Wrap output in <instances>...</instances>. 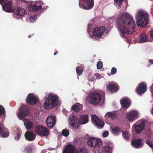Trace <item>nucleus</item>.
Listing matches in <instances>:
<instances>
[{
    "label": "nucleus",
    "instance_id": "nucleus-1",
    "mask_svg": "<svg viewBox=\"0 0 153 153\" xmlns=\"http://www.w3.org/2000/svg\"><path fill=\"white\" fill-rule=\"evenodd\" d=\"M116 24L121 33V37L125 36L124 33L131 34L133 32L135 27L133 18L125 12L122 13L117 20Z\"/></svg>",
    "mask_w": 153,
    "mask_h": 153
},
{
    "label": "nucleus",
    "instance_id": "nucleus-2",
    "mask_svg": "<svg viewBox=\"0 0 153 153\" xmlns=\"http://www.w3.org/2000/svg\"><path fill=\"white\" fill-rule=\"evenodd\" d=\"M44 104L45 109H48L58 106L60 103L57 96L54 94L50 93L45 98Z\"/></svg>",
    "mask_w": 153,
    "mask_h": 153
},
{
    "label": "nucleus",
    "instance_id": "nucleus-3",
    "mask_svg": "<svg viewBox=\"0 0 153 153\" xmlns=\"http://www.w3.org/2000/svg\"><path fill=\"white\" fill-rule=\"evenodd\" d=\"M137 24L138 26L144 27L148 23L149 15L146 11H138L135 15Z\"/></svg>",
    "mask_w": 153,
    "mask_h": 153
},
{
    "label": "nucleus",
    "instance_id": "nucleus-4",
    "mask_svg": "<svg viewBox=\"0 0 153 153\" xmlns=\"http://www.w3.org/2000/svg\"><path fill=\"white\" fill-rule=\"evenodd\" d=\"M88 116L87 114L81 115L79 120H78L76 116L72 115L70 117V120L71 122L72 126L75 127L79 123L83 124L87 123L88 122Z\"/></svg>",
    "mask_w": 153,
    "mask_h": 153
},
{
    "label": "nucleus",
    "instance_id": "nucleus-5",
    "mask_svg": "<svg viewBox=\"0 0 153 153\" xmlns=\"http://www.w3.org/2000/svg\"><path fill=\"white\" fill-rule=\"evenodd\" d=\"M63 153H87V150L85 147L77 150L73 145L68 144L66 146Z\"/></svg>",
    "mask_w": 153,
    "mask_h": 153
},
{
    "label": "nucleus",
    "instance_id": "nucleus-6",
    "mask_svg": "<svg viewBox=\"0 0 153 153\" xmlns=\"http://www.w3.org/2000/svg\"><path fill=\"white\" fill-rule=\"evenodd\" d=\"M35 131L37 134L41 136L47 137L49 133L48 128L43 126H37L35 128Z\"/></svg>",
    "mask_w": 153,
    "mask_h": 153
},
{
    "label": "nucleus",
    "instance_id": "nucleus-7",
    "mask_svg": "<svg viewBox=\"0 0 153 153\" xmlns=\"http://www.w3.org/2000/svg\"><path fill=\"white\" fill-rule=\"evenodd\" d=\"M87 144L91 147H99L102 145V142L100 139H96L94 137H91L88 139Z\"/></svg>",
    "mask_w": 153,
    "mask_h": 153
},
{
    "label": "nucleus",
    "instance_id": "nucleus-8",
    "mask_svg": "<svg viewBox=\"0 0 153 153\" xmlns=\"http://www.w3.org/2000/svg\"><path fill=\"white\" fill-rule=\"evenodd\" d=\"M7 1V0H0V4L2 5L3 10L7 12H14V9L12 6V2L10 1L5 3L4 5L3 4Z\"/></svg>",
    "mask_w": 153,
    "mask_h": 153
},
{
    "label": "nucleus",
    "instance_id": "nucleus-9",
    "mask_svg": "<svg viewBox=\"0 0 153 153\" xmlns=\"http://www.w3.org/2000/svg\"><path fill=\"white\" fill-rule=\"evenodd\" d=\"M107 89L112 93L117 92L119 90L118 84L114 82H109L106 85Z\"/></svg>",
    "mask_w": 153,
    "mask_h": 153
},
{
    "label": "nucleus",
    "instance_id": "nucleus-10",
    "mask_svg": "<svg viewBox=\"0 0 153 153\" xmlns=\"http://www.w3.org/2000/svg\"><path fill=\"white\" fill-rule=\"evenodd\" d=\"M102 100L100 94L93 93L91 95L89 100L90 103L94 105H97Z\"/></svg>",
    "mask_w": 153,
    "mask_h": 153
},
{
    "label": "nucleus",
    "instance_id": "nucleus-11",
    "mask_svg": "<svg viewBox=\"0 0 153 153\" xmlns=\"http://www.w3.org/2000/svg\"><path fill=\"white\" fill-rule=\"evenodd\" d=\"M39 99L33 94L30 93L27 96L26 99V102L29 105H34L36 104Z\"/></svg>",
    "mask_w": 153,
    "mask_h": 153
},
{
    "label": "nucleus",
    "instance_id": "nucleus-12",
    "mask_svg": "<svg viewBox=\"0 0 153 153\" xmlns=\"http://www.w3.org/2000/svg\"><path fill=\"white\" fill-rule=\"evenodd\" d=\"M105 29L102 27H96L93 29V35L95 37L99 38L103 35Z\"/></svg>",
    "mask_w": 153,
    "mask_h": 153
},
{
    "label": "nucleus",
    "instance_id": "nucleus-13",
    "mask_svg": "<svg viewBox=\"0 0 153 153\" xmlns=\"http://www.w3.org/2000/svg\"><path fill=\"white\" fill-rule=\"evenodd\" d=\"M91 120L92 122L95 124L98 128H102L103 127L104 123L96 115L91 116Z\"/></svg>",
    "mask_w": 153,
    "mask_h": 153
},
{
    "label": "nucleus",
    "instance_id": "nucleus-14",
    "mask_svg": "<svg viewBox=\"0 0 153 153\" xmlns=\"http://www.w3.org/2000/svg\"><path fill=\"white\" fill-rule=\"evenodd\" d=\"M29 113V111L27 108L25 106H22L19 109L18 117L20 119L22 120L24 117L27 116Z\"/></svg>",
    "mask_w": 153,
    "mask_h": 153
},
{
    "label": "nucleus",
    "instance_id": "nucleus-15",
    "mask_svg": "<svg viewBox=\"0 0 153 153\" xmlns=\"http://www.w3.org/2000/svg\"><path fill=\"white\" fill-rule=\"evenodd\" d=\"M137 124H134L133 126H135V132L136 134H139L143 130L145 127V123L144 121H139L137 122Z\"/></svg>",
    "mask_w": 153,
    "mask_h": 153
},
{
    "label": "nucleus",
    "instance_id": "nucleus-16",
    "mask_svg": "<svg viewBox=\"0 0 153 153\" xmlns=\"http://www.w3.org/2000/svg\"><path fill=\"white\" fill-rule=\"evenodd\" d=\"M56 120L55 117L51 115L48 116L46 120L47 126L51 128H53L56 123Z\"/></svg>",
    "mask_w": 153,
    "mask_h": 153
},
{
    "label": "nucleus",
    "instance_id": "nucleus-17",
    "mask_svg": "<svg viewBox=\"0 0 153 153\" xmlns=\"http://www.w3.org/2000/svg\"><path fill=\"white\" fill-rule=\"evenodd\" d=\"M144 141L141 139H137L133 140L131 142L132 146L135 148H142L143 145Z\"/></svg>",
    "mask_w": 153,
    "mask_h": 153
},
{
    "label": "nucleus",
    "instance_id": "nucleus-18",
    "mask_svg": "<svg viewBox=\"0 0 153 153\" xmlns=\"http://www.w3.org/2000/svg\"><path fill=\"white\" fill-rule=\"evenodd\" d=\"M25 13L24 9L21 7H19L16 10V13L13 14V16L15 18L20 19L24 16Z\"/></svg>",
    "mask_w": 153,
    "mask_h": 153
},
{
    "label": "nucleus",
    "instance_id": "nucleus-19",
    "mask_svg": "<svg viewBox=\"0 0 153 153\" xmlns=\"http://www.w3.org/2000/svg\"><path fill=\"white\" fill-rule=\"evenodd\" d=\"M125 39V41L128 43H135L136 42L142 43L143 42H146L148 41H152L153 39H139L138 40L137 39Z\"/></svg>",
    "mask_w": 153,
    "mask_h": 153
},
{
    "label": "nucleus",
    "instance_id": "nucleus-20",
    "mask_svg": "<svg viewBox=\"0 0 153 153\" xmlns=\"http://www.w3.org/2000/svg\"><path fill=\"white\" fill-rule=\"evenodd\" d=\"M147 86L143 82L140 83L136 89L137 93L141 94L144 93L147 90Z\"/></svg>",
    "mask_w": 153,
    "mask_h": 153
},
{
    "label": "nucleus",
    "instance_id": "nucleus-21",
    "mask_svg": "<svg viewBox=\"0 0 153 153\" xmlns=\"http://www.w3.org/2000/svg\"><path fill=\"white\" fill-rule=\"evenodd\" d=\"M138 114L137 111H132L127 114V117L129 121H133L137 118Z\"/></svg>",
    "mask_w": 153,
    "mask_h": 153
},
{
    "label": "nucleus",
    "instance_id": "nucleus-22",
    "mask_svg": "<svg viewBox=\"0 0 153 153\" xmlns=\"http://www.w3.org/2000/svg\"><path fill=\"white\" fill-rule=\"evenodd\" d=\"M25 136L26 140L30 141L34 140L36 137V136L33 132L29 131H27L25 132Z\"/></svg>",
    "mask_w": 153,
    "mask_h": 153
},
{
    "label": "nucleus",
    "instance_id": "nucleus-23",
    "mask_svg": "<svg viewBox=\"0 0 153 153\" xmlns=\"http://www.w3.org/2000/svg\"><path fill=\"white\" fill-rule=\"evenodd\" d=\"M120 102L123 107L124 108H127L131 104L130 99L127 97L123 98L120 100Z\"/></svg>",
    "mask_w": 153,
    "mask_h": 153
},
{
    "label": "nucleus",
    "instance_id": "nucleus-24",
    "mask_svg": "<svg viewBox=\"0 0 153 153\" xmlns=\"http://www.w3.org/2000/svg\"><path fill=\"white\" fill-rule=\"evenodd\" d=\"M9 134L8 130L2 127V125L0 123V137L4 138L7 137Z\"/></svg>",
    "mask_w": 153,
    "mask_h": 153
},
{
    "label": "nucleus",
    "instance_id": "nucleus-25",
    "mask_svg": "<svg viewBox=\"0 0 153 153\" xmlns=\"http://www.w3.org/2000/svg\"><path fill=\"white\" fill-rule=\"evenodd\" d=\"M94 6L93 0H86L83 5L85 9L88 10Z\"/></svg>",
    "mask_w": 153,
    "mask_h": 153
},
{
    "label": "nucleus",
    "instance_id": "nucleus-26",
    "mask_svg": "<svg viewBox=\"0 0 153 153\" xmlns=\"http://www.w3.org/2000/svg\"><path fill=\"white\" fill-rule=\"evenodd\" d=\"M83 105L79 103H76L72 106L71 109L75 112H79L82 110Z\"/></svg>",
    "mask_w": 153,
    "mask_h": 153
},
{
    "label": "nucleus",
    "instance_id": "nucleus-27",
    "mask_svg": "<svg viewBox=\"0 0 153 153\" xmlns=\"http://www.w3.org/2000/svg\"><path fill=\"white\" fill-rule=\"evenodd\" d=\"M106 116L111 119H115L118 117V113L115 111L110 112H108L106 114Z\"/></svg>",
    "mask_w": 153,
    "mask_h": 153
},
{
    "label": "nucleus",
    "instance_id": "nucleus-28",
    "mask_svg": "<svg viewBox=\"0 0 153 153\" xmlns=\"http://www.w3.org/2000/svg\"><path fill=\"white\" fill-rule=\"evenodd\" d=\"M24 124L27 129H31L33 126V123L28 119H26L24 121Z\"/></svg>",
    "mask_w": 153,
    "mask_h": 153
},
{
    "label": "nucleus",
    "instance_id": "nucleus-29",
    "mask_svg": "<svg viewBox=\"0 0 153 153\" xmlns=\"http://www.w3.org/2000/svg\"><path fill=\"white\" fill-rule=\"evenodd\" d=\"M112 132L115 135H118L121 133V131L118 127L115 126L114 127L112 130Z\"/></svg>",
    "mask_w": 153,
    "mask_h": 153
},
{
    "label": "nucleus",
    "instance_id": "nucleus-30",
    "mask_svg": "<svg viewBox=\"0 0 153 153\" xmlns=\"http://www.w3.org/2000/svg\"><path fill=\"white\" fill-rule=\"evenodd\" d=\"M42 8L41 6H37L34 5L31 6L30 7V10L31 11H35L40 9Z\"/></svg>",
    "mask_w": 153,
    "mask_h": 153
},
{
    "label": "nucleus",
    "instance_id": "nucleus-31",
    "mask_svg": "<svg viewBox=\"0 0 153 153\" xmlns=\"http://www.w3.org/2000/svg\"><path fill=\"white\" fill-rule=\"evenodd\" d=\"M76 71L79 75H81L83 72V69L82 67L81 66H78L76 68Z\"/></svg>",
    "mask_w": 153,
    "mask_h": 153
},
{
    "label": "nucleus",
    "instance_id": "nucleus-32",
    "mask_svg": "<svg viewBox=\"0 0 153 153\" xmlns=\"http://www.w3.org/2000/svg\"><path fill=\"white\" fill-rule=\"evenodd\" d=\"M123 0H114V4L117 7H120L122 5V3Z\"/></svg>",
    "mask_w": 153,
    "mask_h": 153
},
{
    "label": "nucleus",
    "instance_id": "nucleus-33",
    "mask_svg": "<svg viewBox=\"0 0 153 153\" xmlns=\"http://www.w3.org/2000/svg\"><path fill=\"white\" fill-rule=\"evenodd\" d=\"M33 148L32 146H26L24 149L25 151L28 153H30Z\"/></svg>",
    "mask_w": 153,
    "mask_h": 153
},
{
    "label": "nucleus",
    "instance_id": "nucleus-34",
    "mask_svg": "<svg viewBox=\"0 0 153 153\" xmlns=\"http://www.w3.org/2000/svg\"><path fill=\"white\" fill-rule=\"evenodd\" d=\"M122 134L124 138L127 140H129L130 139L129 136L130 134L127 131L125 132H123Z\"/></svg>",
    "mask_w": 153,
    "mask_h": 153
},
{
    "label": "nucleus",
    "instance_id": "nucleus-35",
    "mask_svg": "<svg viewBox=\"0 0 153 153\" xmlns=\"http://www.w3.org/2000/svg\"><path fill=\"white\" fill-rule=\"evenodd\" d=\"M103 153H112L110 147L108 146H105Z\"/></svg>",
    "mask_w": 153,
    "mask_h": 153
},
{
    "label": "nucleus",
    "instance_id": "nucleus-36",
    "mask_svg": "<svg viewBox=\"0 0 153 153\" xmlns=\"http://www.w3.org/2000/svg\"><path fill=\"white\" fill-rule=\"evenodd\" d=\"M69 134V131L67 129H63L62 131V134L64 136H68Z\"/></svg>",
    "mask_w": 153,
    "mask_h": 153
},
{
    "label": "nucleus",
    "instance_id": "nucleus-37",
    "mask_svg": "<svg viewBox=\"0 0 153 153\" xmlns=\"http://www.w3.org/2000/svg\"><path fill=\"white\" fill-rule=\"evenodd\" d=\"M5 111L4 107L0 105V116L5 115Z\"/></svg>",
    "mask_w": 153,
    "mask_h": 153
},
{
    "label": "nucleus",
    "instance_id": "nucleus-38",
    "mask_svg": "<svg viewBox=\"0 0 153 153\" xmlns=\"http://www.w3.org/2000/svg\"><path fill=\"white\" fill-rule=\"evenodd\" d=\"M97 69H102L103 66V64L102 62L101 61H100L98 62L97 65Z\"/></svg>",
    "mask_w": 153,
    "mask_h": 153
},
{
    "label": "nucleus",
    "instance_id": "nucleus-39",
    "mask_svg": "<svg viewBox=\"0 0 153 153\" xmlns=\"http://www.w3.org/2000/svg\"><path fill=\"white\" fill-rule=\"evenodd\" d=\"M117 72V69L114 67H113L112 68L111 74L112 75H114L116 74Z\"/></svg>",
    "mask_w": 153,
    "mask_h": 153
},
{
    "label": "nucleus",
    "instance_id": "nucleus-40",
    "mask_svg": "<svg viewBox=\"0 0 153 153\" xmlns=\"http://www.w3.org/2000/svg\"><path fill=\"white\" fill-rule=\"evenodd\" d=\"M21 133L20 132H18V133L16 134V136L15 137V140L16 141H18L19 140L21 137Z\"/></svg>",
    "mask_w": 153,
    "mask_h": 153
},
{
    "label": "nucleus",
    "instance_id": "nucleus-41",
    "mask_svg": "<svg viewBox=\"0 0 153 153\" xmlns=\"http://www.w3.org/2000/svg\"><path fill=\"white\" fill-rule=\"evenodd\" d=\"M140 38H147L148 36L146 34L142 33L140 36Z\"/></svg>",
    "mask_w": 153,
    "mask_h": 153
},
{
    "label": "nucleus",
    "instance_id": "nucleus-42",
    "mask_svg": "<svg viewBox=\"0 0 153 153\" xmlns=\"http://www.w3.org/2000/svg\"><path fill=\"white\" fill-rule=\"evenodd\" d=\"M36 16H30V21L31 22H33L35 21V20L36 19Z\"/></svg>",
    "mask_w": 153,
    "mask_h": 153
},
{
    "label": "nucleus",
    "instance_id": "nucleus-43",
    "mask_svg": "<svg viewBox=\"0 0 153 153\" xmlns=\"http://www.w3.org/2000/svg\"><path fill=\"white\" fill-rule=\"evenodd\" d=\"M146 143L149 145L152 148H153V144L152 142L150 141L147 140L146 141Z\"/></svg>",
    "mask_w": 153,
    "mask_h": 153
},
{
    "label": "nucleus",
    "instance_id": "nucleus-44",
    "mask_svg": "<svg viewBox=\"0 0 153 153\" xmlns=\"http://www.w3.org/2000/svg\"><path fill=\"white\" fill-rule=\"evenodd\" d=\"M91 27L92 25L91 24H89L88 27L87 31L89 35L90 34V31L91 30Z\"/></svg>",
    "mask_w": 153,
    "mask_h": 153
},
{
    "label": "nucleus",
    "instance_id": "nucleus-45",
    "mask_svg": "<svg viewBox=\"0 0 153 153\" xmlns=\"http://www.w3.org/2000/svg\"><path fill=\"white\" fill-rule=\"evenodd\" d=\"M108 135V131L104 132L103 133V136L104 137H107Z\"/></svg>",
    "mask_w": 153,
    "mask_h": 153
},
{
    "label": "nucleus",
    "instance_id": "nucleus-46",
    "mask_svg": "<svg viewBox=\"0 0 153 153\" xmlns=\"http://www.w3.org/2000/svg\"><path fill=\"white\" fill-rule=\"evenodd\" d=\"M95 76L97 77H99V78H100L101 76L100 74L99 73L96 74Z\"/></svg>",
    "mask_w": 153,
    "mask_h": 153
},
{
    "label": "nucleus",
    "instance_id": "nucleus-47",
    "mask_svg": "<svg viewBox=\"0 0 153 153\" xmlns=\"http://www.w3.org/2000/svg\"><path fill=\"white\" fill-rule=\"evenodd\" d=\"M149 62L151 64H153V59H149Z\"/></svg>",
    "mask_w": 153,
    "mask_h": 153
},
{
    "label": "nucleus",
    "instance_id": "nucleus-48",
    "mask_svg": "<svg viewBox=\"0 0 153 153\" xmlns=\"http://www.w3.org/2000/svg\"><path fill=\"white\" fill-rule=\"evenodd\" d=\"M150 36L151 37L153 38V30L151 31L150 33Z\"/></svg>",
    "mask_w": 153,
    "mask_h": 153
},
{
    "label": "nucleus",
    "instance_id": "nucleus-49",
    "mask_svg": "<svg viewBox=\"0 0 153 153\" xmlns=\"http://www.w3.org/2000/svg\"><path fill=\"white\" fill-rule=\"evenodd\" d=\"M58 53V51H56V52H55L54 53V55H56Z\"/></svg>",
    "mask_w": 153,
    "mask_h": 153
},
{
    "label": "nucleus",
    "instance_id": "nucleus-50",
    "mask_svg": "<svg viewBox=\"0 0 153 153\" xmlns=\"http://www.w3.org/2000/svg\"><path fill=\"white\" fill-rule=\"evenodd\" d=\"M152 114L153 115V108L152 109Z\"/></svg>",
    "mask_w": 153,
    "mask_h": 153
},
{
    "label": "nucleus",
    "instance_id": "nucleus-51",
    "mask_svg": "<svg viewBox=\"0 0 153 153\" xmlns=\"http://www.w3.org/2000/svg\"><path fill=\"white\" fill-rule=\"evenodd\" d=\"M31 37L29 35L28 36V37Z\"/></svg>",
    "mask_w": 153,
    "mask_h": 153
},
{
    "label": "nucleus",
    "instance_id": "nucleus-52",
    "mask_svg": "<svg viewBox=\"0 0 153 153\" xmlns=\"http://www.w3.org/2000/svg\"><path fill=\"white\" fill-rule=\"evenodd\" d=\"M79 5H80V4H79ZM79 7H81V6H80V5H79Z\"/></svg>",
    "mask_w": 153,
    "mask_h": 153
},
{
    "label": "nucleus",
    "instance_id": "nucleus-53",
    "mask_svg": "<svg viewBox=\"0 0 153 153\" xmlns=\"http://www.w3.org/2000/svg\"><path fill=\"white\" fill-rule=\"evenodd\" d=\"M111 75L110 74H109V76H110Z\"/></svg>",
    "mask_w": 153,
    "mask_h": 153
},
{
    "label": "nucleus",
    "instance_id": "nucleus-54",
    "mask_svg": "<svg viewBox=\"0 0 153 153\" xmlns=\"http://www.w3.org/2000/svg\"><path fill=\"white\" fill-rule=\"evenodd\" d=\"M152 88H153V87H151V89H152Z\"/></svg>",
    "mask_w": 153,
    "mask_h": 153
},
{
    "label": "nucleus",
    "instance_id": "nucleus-55",
    "mask_svg": "<svg viewBox=\"0 0 153 153\" xmlns=\"http://www.w3.org/2000/svg\"><path fill=\"white\" fill-rule=\"evenodd\" d=\"M152 91H153V89H152Z\"/></svg>",
    "mask_w": 153,
    "mask_h": 153
}]
</instances>
